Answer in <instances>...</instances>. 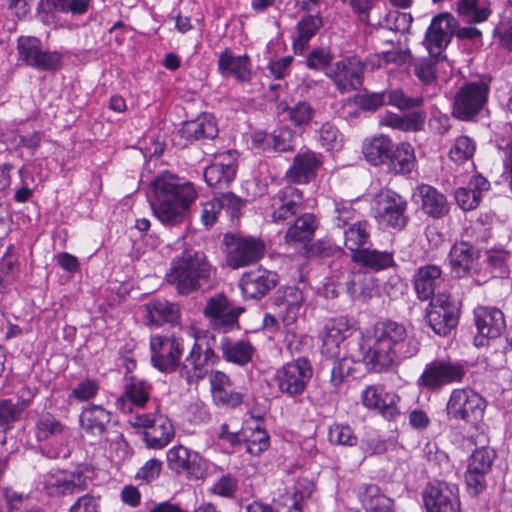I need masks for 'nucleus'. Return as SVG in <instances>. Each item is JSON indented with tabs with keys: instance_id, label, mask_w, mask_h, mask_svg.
<instances>
[{
	"instance_id": "3",
	"label": "nucleus",
	"mask_w": 512,
	"mask_h": 512,
	"mask_svg": "<svg viewBox=\"0 0 512 512\" xmlns=\"http://www.w3.org/2000/svg\"><path fill=\"white\" fill-rule=\"evenodd\" d=\"M215 269L202 251L185 250L171 263L166 275L167 282L181 295L210 288Z\"/></svg>"
},
{
	"instance_id": "28",
	"label": "nucleus",
	"mask_w": 512,
	"mask_h": 512,
	"mask_svg": "<svg viewBox=\"0 0 512 512\" xmlns=\"http://www.w3.org/2000/svg\"><path fill=\"white\" fill-rule=\"evenodd\" d=\"M442 282V270L435 264L421 266L416 269L413 275L414 290L417 297L422 301L432 299Z\"/></svg>"
},
{
	"instance_id": "37",
	"label": "nucleus",
	"mask_w": 512,
	"mask_h": 512,
	"mask_svg": "<svg viewBox=\"0 0 512 512\" xmlns=\"http://www.w3.org/2000/svg\"><path fill=\"white\" fill-rule=\"evenodd\" d=\"M285 234L286 243L306 242L312 239L318 222L314 214L303 213L297 215Z\"/></svg>"
},
{
	"instance_id": "59",
	"label": "nucleus",
	"mask_w": 512,
	"mask_h": 512,
	"mask_svg": "<svg viewBox=\"0 0 512 512\" xmlns=\"http://www.w3.org/2000/svg\"><path fill=\"white\" fill-rule=\"evenodd\" d=\"M475 152V144L467 136L458 137L449 151V157L456 163L470 159Z\"/></svg>"
},
{
	"instance_id": "29",
	"label": "nucleus",
	"mask_w": 512,
	"mask_h": 512,
	"mask_svg": "<svg viewBox=\"0 0 512 512\" xmlns=\"http://www.w3.org/2000/svg\"><path fill=\"white\" fill-rule=\"evenodd\" d=\"M475 325L482 338L494 339L505 329L503 312L496 307L479 306L474 310Z\"/></svg>"
},
{
	"instance_id": "57",
	"label": "nucleus",
	"mask_w": 512,
	"mask_h": 512,
	"mask_svg": "<svg viewBox=\"0 0 512 512\" xmlns=\"http://www.w3.org/2000/svg\"><path fill=\"white\" fill-rule=\"evenodd\" d=\"M411 60L410 49L406 43L398 42L397 45L391 44V48L383 51L378 56V67L383 64L404 65Z\"/></svg>"
},
{
	"instance_id": "33",
	"label": "nucleus",
	"mask_w": 512,
	"mask_h": 512,
	"mask_svg": "<svg viewBox=\"0 0 512 512\" xmlns=\"http://www.w3.org/2000/svg\"><path fill=\"white\" fill-rule=\"evenodd\" d=\"M426 115L415 111L405 115L387 112L379 118V126L402 132H417L424 127Z\"/></svg>"
},
{
	"instance_id": "5",
	"label": "nucleus",
	"mask_w": 512,
	"mask_h": 512,
	"mask_svg": "<svg viewBox=\"0 0 512 512\" xmlns=\"http://www.w3.org/2000/svg\"><path fill=\"white\" fill-rule=\"evenodd\" d=\"M214 337L206 335L196 337L195 343L180 368L181 377L187 383H196L207 374L208 367L218 362L219 357L213 350Z\"/></svg>"
},
{
	"instance_id": "41",
	"label": "nucleus",
	"mask_w": 512,
	"mask_h": 512,
	"mask_svg": "<svg viewBox=\"0 0 512 512\" xmlns=\"http://www.w3.org/2000/svg\"><path fill=\"white\" fill-rule=\"evenodd\" d=\"M419 194L422 199V210L433 218H442L449 211L446 197L430 185H421Z\"/></svg>"
},
{
	"instance_id": "50",
	"label": "nucleus",
	"mask_w": 512,
	"mask_h": 512,
	"mask_svg": "<svg viewBox=\"0 0 512 512\" xmlns=\"http://www.w3.org/2000/svg\"><path fill=\"white\" fill-rule=\"evenodd\" d=\"M345 285L347 292L354 299L366 300L371 297L373 280L363 271L350 273Z\"/></svg>"
},
{
	"instance_id": "52",
	"label": "nucleus",
	"mask_w": 512,
	"mask_h": 512,
	"mask_svg": "<svg viewBox=\"0 0 512 512\" xmlns=\"http://www.w3.org/2000/svg\"><path fill=\"white\" fill-rule=\"evenodd\" d=\"M458 15L469 24L480 23L488 19L490 9L479 0H459Z\"/></svg>"
},
{
	"instance_id": "10",
	"label": "nucleus",
	"mask_w": 512,
	"mask_h": 512,
	"mask_svg": "<svg viewBox=\"0 0 512 512\" xmlns=\"http://www.w3.org/2000/svg\"><path fill=\"white\" fill-rule=\"evenodd\" d=\"M376 218L386 227L402 230L408 223L407 201L392 190H382L375 197Z\"/></svg>"
},
{
	"instance_id": "51",
	"label": "nucleus",
	"mask_w": 512,
	"mask_h": 512,
	"mask_svg": "<svg viewBox=\"0 0 512 512\" xmlns=\"http://www.w3.org/2000/svg\"><path fill=\"white\" fill-rule=\"evenodd\" d=\"M386 105L393 106L400 111H407L419 108L424 103L422 95H408L401 88H390L384 90Z\"/></svg>"
},
{
	"instance_id": "24",
	"label": "nucleus",
	"mask_w": 512,
	"mask_h": 512,
	"mask_svg": "<svg viewBox=\"0 0 512 512\" xmlns=\"http://www.w3.org/2000/svg\"><path fill=\"white\" fill-rule=\"evenodd\" d=\"M277 282L275 272L259 267L242 275L240 287L246 298L259 299L273 289Z\"/></svg>"
},
{
	"instance_id": "34",
	"label": "nucleus",
	"mask_w": 512,
	"mask_h": 512,
	"mask_svg": "<svg viewBox=\"0 0 512 512\" xmlns=\"http://www.w3.org/2000/svg\"><path fill=\"white\" fill-rule=\"evenodd\" d=\"M394 143L384 134H379L365 139L362 145V153L365 159L374 166L386 164L393 152Z\"/></svg>"
},
{
	"instance_id": "27",
	"label": "nucleus",
	"mask_w": 512,
	"mask_h": 512,
	"mask_svg": "<svg viewBox=\"0 0 512 512\" xmlns=\"http://www.w3.org/2000/svg\"><path fill=\"white\" fill-rule=\"evenodd\" d=\"M479 250L468 242L455 243L449 252L452 273L456 277L470 275L476 271Z\"/></svg>"
},
{
	"instance_id": "49",
	"label": "nucleus",
	"mask_w": 512,
	"mask_h": 512,
	"mask_svg": "<svg viewBox=\"0 0 512 512\" xmlns=\"http://www.w3.org/2000/svg\"><path fill=\"white\" fill-rule=\"evenodd\" d=\"M323 21L319 14L307 15L297 23V39L294 41V48L302 52L306 49L308 42L316 35L322 27Z\"/></svg>"
},
{
	"instance_id": "36",
	"label": "nucleus",
	"mask_w": 512,
	"mask_h": 512,
	"mask_svg": "<svg viewBox=\"0 0 512 512\" xmlns=\"http://www.w3.org/2000/svg\"><path fill=\"white\" fill-rule=\"evenodd\" d=\"M220 350L223 358L239 366H244L252 361L255 348L248 340L232 341L228 337H223L220 342Z\"/></svg>"
},
{
	"instance_id": "6",
	"label": "nucleus",
	"mask_w": 512,
	"mask_h": 512,
	"mask_svg": "<svg viewBox=\"0 0 512 512\" xmlns=\"http://www.w3.org/2000/svg\"><path fill=\"white\" fill-rule=\"evenodd\" d=\"M130 423L134 427L144 429V440L152 449L167 446L175 435L170 419L157 410L151 413H137Z\"/></svg>"
},
{
	"instance_id": "54",
	"label": "nucleus",
	"mask_w": 512,
	"mask_h": 512,
	"mask_svg": "<svg viewBox=\"0 0 512 512\" xmlns=\"http://www.w3.org/2000/svg\"><path fill=\"white\" fill-rule=\"evenodd\" d=\"M149 389L144 380L130 377L125 384L124 394L136 407L143 408L149 401Z\"/></svg>"
},
{
	"instance_id": "44",
	"label": "nucleus",
	"mask_w": 512,
	"mask_h": 512,
	"mask_svg": "<svg viewBox=\"0 0 512 512\" xmlns=\"http://www.w3.org/2000/svg\"><path fill=\"white\" fill-rule=\"evenodd\" d=\"M352 259L362 266L374 271L384 270L395 266L392 252L363 248L352 255Z\"/></svg>"
},
{
	"instance_id": "11",
	"label": "nucleus",
	"mask_w": 512,
	"mask_h": 512,
	"mask_svg": "<svg viewBox=\"0 0 512 512\" xmlns=\"http://www.w3.org/2000/svg\"><path fill=\"white\" fill-rule=\"evenodd\" d=\"M495 458V451L486 446L475 449L470 455L465 473V482L470 495L477 496L486 489V476L490 473Z\"/></svg>"
},
{
	"instance_id": "15",
	"label": "nucleus",
	"mask_w": 512,
	"mask_h": 512,
	"mask_svg": "<svg viewBox=\"0 0 512 512\" xmlns=\"http://www.w3.org/2000/svg\"><path fill=\"white\" fill-rule=\"evenodd\" d=\"M326 75L340 93H349L362 86L364 65L359 58L348 57L332 65Z\"/></svg>"
},
{
	"instance_id": "55",
	"label": "nucleus",
	"mask_w": 512,
	"mask_h": 512,
	"mask_svg": "<svg viewBox=\"0 0 512 512\" xmlns=\"http://www.w3.org/2000/svg\"><path fill=\"white\" fill-rule=\"evenodd\" d=\"M64 430V425L51 413L42 414L35 425V434L39 441L46 440L52 436H58Z\"/></svg>"
},
{
	"instance_id": "22",
	"label": "nucleus",
	"mask_w": 512,
	"mask_h": 512,
	"mask_svg": "<svg viewBox=\"0 0 512 512\" xmlns=\"http://www.w3.org/2000/svg\"><path fill=\"white\" fill-rule=\"evenodd\" d=\"M236 171L235 153L226 151L215 156L214 162L205 169L204 178L210 187L223 190L233 181Z\"/></svg>"
},
{
	"instance_id": "64",
	"label": "nucleus",
	"mask_w": 512,
	"mask_h": 512,
	"mask_svg": "<svg viewBox=\"0 0 512 512\" xmlns=\"http://www.w3.org/2000/svg\"><path fill=\"white\" fill-rule=\"evenodd\" d=\"M238 488V480L230 474L222 475L211 487V492L223 498H233Z\"/></svg>"
},
{
	"instance_id": "16",
	"label": "nucleus",
	"mask_w": 512,
	"mask_h": 512,
	"mask_svg": "<svg viewBox=\"0 0 512 512\" xmlns=\"http://www.w3.org/2000/svg\"><path fill=\"white\" fill-rule=\"evenodd\" d=\"M270 210L274 223L291 224L294 218L304 210L302 192L294 186L284 187L272 198Z\"/></svg>"
},
{
	"instance_id": "9",
	"label": "nucleus",
	"mask_w": 512,
	"mask_h": 512,
	"mask_svg": "<svg viewBox=\"0 0 512 512\" xmlns=\"http://www.w3.org/2000/svg\"><path fill=\"white\" fill-rule=\"evenodd\" d=\"M465 375L464 366L450 359H435L428 363L417 384L431 391L440 390L443 386L460 382Z\"/></svg>"
},
{
	"instance_id": "31",
	"label": "nucleus",
	"mask_w": 512,
	"mask_h": 512,
	"mask_svg": "<svg viewBox=\"0 0 512 512\" xmlns=\"http://www.w3.org/2000/svg\"><path fill=\"white\" fill-rule=\"evenodd\" d=\"M218 132L216 119L209 113H203L194 120L185 121L179 130L180 136L189 142L214 139Z\"/></svg>"
},
{
	"instance_id": "40",
	"label": "nucleus",
	"mask_w": 512,
	"mask_h": 512,
	"mask_svg": "<svg viewBox=\"0 0 512 512\" xmlns=\"http://www.w3.org/2000/svg\"><path fill=\"white\" fill-rule=\"evenodd\" d=\"M218 68L223 76H234L241 82L250 77L248 56H234L228 49L220 54Z\"/></svg>"
},
{
	"instance_id": "4",
	"label": "nucleus",
	"mask_w": 512,
	"mask_h": 512,
	"mask_svg": "<svg viewBox=\"0 0 512 512\" xmlns=\"http://www.w3.org/2000/svg\"><path fill=\"white\" fill-rule=\"evenodd\" d=\"M79 422L81 429L97 442L104 440L115 445L118 458L124 459L128 455V443L121 433L110 431L111 414L102 406L90 405L84 408Z\"/></svg>"
},
{
	"instance_id": "25",
	"label": "nucleus",
	"mask_w": 512,
	"mask_h": 512,
	"mask_svg": "<svg viewBox=\"0 0 512 512\" xmlns=\"http://www.w3.org/2000/svg\"><path fill=\"white\" fill-rule=\"evenodd\" d=\"M212 399L215 405L235 408L242 404L244 395L233 389V383L222 371H213L209 376Z\"/></svg>"
},
{
	"instance_id": "23",
	"label": "nucleus",
	"mask_w": 512,
	"mask_h": 512,
	"mask_svg": "<svg viewBox=\"0 0 512 512\" xmlns=\"http://www.w3.org/2000/svg\"><path fill=\"white\" fill-rule=\"evenodd\" d=\"M150 348L151 362L154 367L162 372H169L176 368L182 352L177 339L153 336L150 340Z\"/></svg>"
},
{
	"instance_id": "42",
	"label": "nucleus",
	"mask_w": 512,
	"mask_h": 512,
	"mask_svg": "<svg viewBox=\"0 0 512 512\" xmlns=\"http://www.w3.org/2000/svg\"><path fill=\"white\" fill-rule=\"evenodd\" d=\"M253 143L264 150L274 149L279 152H286L293 148V133L287 128H279L271 134L256 133L253 136Z\"/></svg>"
},
{
	"instance_id": "48",
	"label": "nucleus",
	"mask_w": 512,
	"mask_h": 512,
	"mask_svg": "<svg viewBox=\"0 0 512 512\" xmlns=\"http://www.w3.org/2000/svg\"><path fill=\"white\" fill-rule=\"evenodd\" d=\"M369 238V223L366 220L356 221L344 230V244L353 254L360 251Z\"/></svg>"
},
{
	"instance_id": "53",
	"label": "nucleus",
	"mask_w": 512,
	"mask_h": 512,
	"mask_svg": "<svg viewBox=\"0 0 512 512\" xmlns=\"http://www.w3.org/2000/svg\"><path fill=\"white\" fill-rule=\"evenodd\" d=\"M225 204L238 208L240 205V199L232 193H227L222 194L221 199H213L202 205L201 220L205 226L213 225L217 219V215Z\"/></svg>"
},
{
	"instance_id": "19",
	"label": "nucleus",
	"mask_w": 512,
	"mask_h": 512,
	"mask_svg": "<svg viewBox=\"0 0 512 512\" xmlns=\"http://www.w3.org/2000/svg\"><path fill=\"white\" fill-rule=\"evenodd\" d=\"M168 467L177 474L187 473L195 479H203L207 472V463L199 453L183 445L167 451Z\"/></svg>"
},
{
	"instance_id": "17",
	"label": "nucleus",
	"mask_w": 512,
	"mask_h": 512,
	"mask_svg": "<svg viewBox=\"0 0 512 512\" xmlns=\"http://www.w3.org/2000/svg\"><path fill=\"white\" fill-rule=\"evenodd\" d=\"M427 512H461L458 487L444 481L427 485L423 493Z\"/></svg>"
},
{
	"instance_id": "21",
	"label": "nucleus",
	"mask_w": 512,
	"mask_h": 512,
	"mask_svg": "<svg viewBox=\"0 0 512 512\" xmlns=\"http://www.w3.org/2000/svg\"><path fill=\"white\" fill-rule=\"evenodd\" d=\"M264 243L252 237L235 238L227 254V264L238 269L258 262L264 255Z\"/></svg>"
},
{
	"instance_id": "26",
	"label": "nucleus",
	"mask_w": 512,
	"mask_h": 512,
	"mask_svg": "<svg viewBox=\"0 0 512 512\" xmlns=\"http://www.w3.org/2000/svg\"><path fill=\"white\" fill-rule=\"evenodd\" d=\"M322 161L316 153L305 151L298 153L293 160L292 166L286 171L285 179L293 184H305L316 176V171Z\"/></svg>"
},
{
	"instance_id": "14",
	"label": "nucleus",
	"mask_w": 512,
	"mask_h": 512,
	"mask_svg": "<svg viewBox=\"0 0 512 512\" xmlns=\"http://www.w3.org/2000/svg\"><path fill=\"white\" fill-rule=\"evenodd\" d=\"M426 317L436 334L446 336L457 326L459 310L449 295L438 293L431 299Z\"/></svg>"
},
{
	"instance_id": "30",
	"label": "nucleus",
	"mask_w": 512,
	"mask_h": 512,
	"mask_svg": "<svg viewBox=\"0 0 512 512\" xmlns=\"http://www.w3.org/2000/svg\"><path fill=\"white\" fill-rule=\"evenodd\" d=\"M349 320L340 316L326 321L322 332V352L329 357H334L339 353V345L349 336Z\"/></svg>"
},
{
	"instance_id": "12",
	"label": "nucleus",
	"mask_w": 512,
	"mask_h": 512,
	"mask_svg": "<svg viewBox=\"0 0 512 512\" xmlns=\"http://www.w3.org/2000/svg\"><path fill=\"white\" fill-rule=\"evenodd\" d=\"M18 59L42 71L57 70L62 65V55L56 51H44L35 37L22 36L17 42Z\"/></svg>"
},
{
	"instance_id": "39",
	"label": "nucleus",
	"mask_w": 512,
	"mask_h": 512,
	"mask_svg": "<svg viewBox=\"0 0 512 512\" xmlns=\"http://www.w3.org/2000/svg\"><path fill=\"white\" fill-rule=\"evenodd\" d=\"M415 163L414 148L410 143L402 142L394 146L385 165L388 171L394 174H408L413 170Z\"/></svg>"
},
{
	"instance_id": "13",
	"label": "nucleus",
	"mask_w": 512,
	"mask_h": 512,
	"mask_svg": "<svg viewBox=\"0 0 512 512\" xmlns=\"http://www.w3.org/2000/svg\"><path fill=\"white\" fill-rule=\"evenodd\" d=\"M485 407V400L474 390L455 389L450 395L446 411L449 418L473 422L482 416Z\"/></svg>"
},
{
	"instance_id": "46",
	"label": "nucleus",
	"mask_w": 512,
	"mask_h": 512,
	"mask_svg": "<svg viewBox=\"0 0 512 512\" xmlns=\"http://www.w3.org/2000/svg\"><path fill=\"white\" fill-rule=\"evenodd\" d=\"M277 113L279 115L286 113V118L294 125L303 126L310 123L314 117L315 110L307 101H299L291 107L285 102H280L277 105Z\"/></svg>"
},
{
	"instance_id": "8",
	"label": "nucleus",
	"mask_w": 512,
	"mask_h": 512,
	"mask_svg": "<svg viewBox=\"0 0 512 512\" xmlns=\"http://www.w3.org/2000/svg\"><path fill=\"white\" fill-rule=\"evenodd\" d=\"M489 86L483 81L464 84L455 93L452 115L459 120H472L487 102Z\"/></svg>"
},
{
	"instance_id": "38",
	"label": "nucleus",
	"mask_w": 512,
	"mask_h": 512,
	"mask_svg": "<svg viewBox=\"0 0 512 512\" xmlns=\"http://www.w3.org/2000/svg\"><path fill=\"white\" fill-rule=\"evenodd\" d=\"M395 398V395L389 394L382 396L375 386H369L362 392L363 404L368 408L377 409L387 420H392L399 414Z\"/></svg>"
},
{
	"instance_id": "35",
	"label": "nucleus",
	"mask_w": 512,
	"mask_h": 512,
	"mask_svg": "<svg viewBox=\"0 0 512 512\" xmlns=\"http://www.w3.org/2000/svg\"><path fill=\"white\" fill-rule=\"evenodd\" d=\"M359 500L365 512H395L394 500L375 484H363L359 489Z\"/></svg>"
},
{
	"instance_id": "2",
	"label": "nucleus",
	"mask_w": 512,
	"mask_h": 512,
	"mask_svg": "<svg viewBox=\"0 0 512 512\" xmlns=\"http://www.w3.org/2000/svg\"><path fill=\"white\" fill-rule=\"evenodd\" d=\"M154 216L165 226H177L186 219L189 208L198 194L191 182L170 172H163L152 182Z\"/></svg>"
},
{
	"instance_id": "43",
	"label": "nucleus",
	"mask_w": 512,
	"mask_h": 512,
	"mask_svg": "<svg viewBox=\"0 0 512 512\" xmlns=\"http://www.w3.org/2000/svg\"><path fill=\"white\" fill-rule=\"evenodd\" d=\"M145 308L149 323L154 325L176 323L179 319V307L164 299L150 301Z\"/></svg>"
},
{
	"instance_id": "56",
	"label": "nucleus",
	"mask_w": 512,
	"mask_h": 512,
	"mask_svg": "<svg viewBox=\"0 0 512 512\" xmlns=\"http://www.w3.org/2000/svg\"><path fill=\"white\" fill-rule=\"evenodd\" d=\"M412 23V16L397 10L389 11L382 19L377 18L375 24L391 31L404 33L409 30Z\"/></svg>"
},
{
	"instance_id": "47",
	"label": "nucleus",
	"mask_w": 512,
	"mask_h": 512,
	"mask_svg": "<svg viewBox=\"0 0 512 512\" xmlns=\"http://www.w3.org/2000/svg\"><path fill=\"white\" fill-rule=\"evenodd\" d=\"M85 484V480L80 475L72 479L51 476L46 480L45 488L51 496L71 495L83 491Z\"/></svg>"
},
{
	"instance_id": "63",
	"label": "nucleus",
	"mask_w": 512,
	"mask_h": 512,
	"mask_svg": "<svg viewBox=\"0 0 512 512\" xmlns=\"http://www.w3.org/2000/svg\"><path fill=\"white\" fill-rule=\"evenodd\" d=\"M319 140L327 150H336L341 147L342 137L335 125L326 122L319 131Z\"/></svg>"
},
{
	"instance_id": "7",
	"label": "nucleus",
	"mask_w": 512,
	"mask_h": 512,
	"mask_svg": "<svg viewBox=\"0 0 512 512\" xmlns=\"http://www.w3.org/2000/svg\"><path fill=\"white\" fill-rule=\"evenodd\" d=\"M312 375L310 361L305 357H299L276 371L275 382L280 392L295 397L305 391Z\"/></svg>"
},
{
	"instance_id": "60",
	"label": "nucleus",
	"mask_w": 512,
	"mask_h": 512,
	"mask_svg": "<svg viewBox=\"0 0 512 512\" xmlns=\"http://www.w3.org/2000/svg\"><path fill=\"white\" fill-rule=\"evenodd\" d=\"M349 5L360 21L375 25L377 19L371 20L370 12L379 10L383 2L381 0H349Z\"/></svg>"
},
{
	"instance_id": "1",
	"label": "nucleus",
	"mask_w": 512,
	"mask_h": 512,
	"mask_svg": "<svg viewBox=\"0 0 512 512\" xmlns=\"http://www.w3.org/2000/svg\"><path fill=\"white\" fill-rule=\"evenodd\" d=\"M362 349L364 361L371 369L380 372L415 356L419 351V343L409 336L404 324L384 320L374 325L373 335L365 341Z\"/></svg>"
},
{
	"instance_id": "61",
	"label": "nucleus",
	"mask_w": 512,
	"mask_h": 512,
	"mask_svg": "<svg viewBox=\"0 0 512 512\" xmlns=\"http://www.w3.org/2000/svg\"><path fill=\"white\" fill-rule=\"evenodd\" d=\"M328 436L329 441L333 444L354 446L357 443L356 435L347 425L334 424L330 426Z\"/></svg>"
},
{
	"instance_id": "45",
	"label": "nucleus",
	"mask_w": 512,
	"mask_h": 512,
	"mask_svg": "<svg viewBox=\"0 0 512 512\" xmlns=\"http://www.w3.org/2000/svg\"><path fill=\"white\" fill-rule=\"evenodd\" d=\"M302 292L297 288H290L279 305L280 318L285 326L294 324L300 315L303 304Z\"/></svg>"
},
{
	"instance_id": "62",
	"label": "nucleus",
	"mask_w": 512,
	"mask_h": 512,
	"mask_svg": "<svg viewBox=\"0 0 512 512\" xmlns=\"http://www.w3.org/2000/svg\"><path fill=\"white\" fill-rule=\"evenodd\" d=\"M246 451L253 455L259 456L269 447V435L261 428H256L245 441Z\"/></svg>"
},
{
	"instance_id": "58",
	"label": "nucleus",
	"mask_w": 512,
	"mask_h": 512,
	"mask_svg": "<svg viewBox=\"0 0 512 512\" xmlns=\"http://www.w3.org/2000/svg\"><path fill=\"white\" fill-rule=\"evenodd\" d=\"M90 0H46L45 5L49 11L83 15L87 12Z\"/></svg>"
},
{
	"instance_id": "20",
	"label": "nucleus",
	"mask_w": 512,
	"mask_h": 512,
	"mask_svg": "<svg viewBox=\"0 0 512 512\" xmlns=\"http://www.w3.org/2000/svg\"><path fill=\"white\" fill-rule=\"evenodd\" d=\"M456 20L449 13H441L432 19L426 32V46L431 57H439L455 32Z\"/></svg>"
},
{
	"instance_id": "18",
	"label": "nucleus",
	"mask_w": 512,
	"mask_h": 512,
	"mask_svg": "<svg viewBox=\"0 0 512 512\" xmlns=\"http://www.w3.org/2000/svg\"><path fill=\"white\" fill-rule=\"evenodd\" d=\"M242 309L233 306L223 294L210 297L204 308V314L210 319L214 330L226 333L239 327L238 317Z\"/></svg>"
},
{
	"instance_id": "32",
	"label": "nucleus",
	"mask_w": 512,
	"mask_h": 512,
	"mask_svg": "<svg viewBox=\"0 0 512 512\" xmlns=\"http://www.w3.org/2000/svg\"><path fill=\"white\" fill-rule=\"evenodd\" d=\"M34 394L27 388L20 390L17 400L12 398L0 400V426L4 430L10 429L11 425L20 420L23 412L30 406Z\"/></svg>"
}]
</instances>
